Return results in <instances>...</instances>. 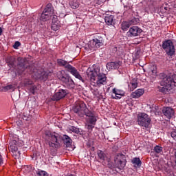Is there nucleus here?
I'll return each mask as SVG.
<instances>
[{
    "label": "nucleus",
    "mask_w": 176,
    "mask_h": 176,
    "mask_svg": "<svg viewBox=\"0 0 176 176\" xmlns=\"http://www.w3.org/2000/svg\"><path fill=\"white\" fill-rule=\"evenodd\" d=\"M16 72L19 75H25V72H28V74H33L34 72L36 79H39L40 80H43V82H46L49 78V72L43 70H38L36 72L34 67L28 66L25 67L24 63H19L18 64Z\"/></svg>",
    "instance_id": "nucleus-1"
},
{
    "label": "nucleus",
    "mask_w": 176,
    "mask_h": 176,
    "mask_svg": "<svg viewBox=\"0 0 176 176\" xmlns=\"http://www.w3.org/2000/svg\"><path fill=\"white\" fill-rule=\"evenodd\" d=\"M45 135L48 137L50 141L48 145L50 148H57L63 140V143L67 148H69L72 145V139L67 135H63V137L58 133H52L50 132H45Z\"/></svg>",
    "instance_id": "nucleus-2"
},
{
    "label": "nucleus",
    "mask_w": 176,
    "mask_h": 176,
    "mask_svg": "<svg viewBox=\"0 0 176 176\" xmlns=\"http://www.w3.org/2000/svg\"><path fill=\"white\" fill-rule=\"evenodd\" d=\"M160 78L162 79L160 82L161 87L159 90L161 93H169L174 87H176V75L173 74L171 76H167L164 73L160 74Z\"/></svg>",
    "instance_id": "nucleus-3"
},
{
    "label": "nucleus",
    "mask_w": 176,
    "mask_h": 176,
    "mask_svg": "<svg viewBox=\"0 0 176 176\" xmlns=\"http://www.w3.org/2000/svg\"><path fill=\"white\" fill-rule=\"evenodd\" d=\"M86 74L87 76V80L96 81V85L98 86L107 85V75L100 72V67H96L94 70L88 69Z\"/></svg>",
    "instance_id": "nucleus-4"
},
{
    "label": "nucleus",
    "mask_w": 176,
    "mask_h": 176,
    "mask_svg": "<svg viewBox=\"0 0 176 176\" xmlns=\"http://www.w3.org/2000/svg\"><path fill=\"white\" fill-rule=\"evenodd\" d=\"M104 45V38L100 34H96L92 40L89 41V49L94 52L97 50L99 47H101Z\"/></svg>",
    "instance_id": "nucleus-5"
},
{
    "label": "nucleus",
    "mask_w": 176,
    "mask_h": 176,
    "mask_svg": "<svg viewBox=\"0 0 176 176\" xmlns=\"http://www.w3.org/2000/svg\"><path fill=\"white\" fill-rule=\"evenodd\" d=\"M58 78L63 83H64L65 86L67 87V89H74L75 87V82L69 77V76L67 74H63V72H59L58 74Z\"/></svg>",
    "instance_id": "nucleus-6"
},
{
    "label": "nucleus",
    "mask_w": 176,
    "mask_h": 176,
    "mask_svg": "<svg viewBox=\"0 0 176 176\" xmlns=\"http://www.w3.org/2000/svg\"><path fill=\"white\" fill-rule=\"evenodd\" d=\"M151 117L145 113H140L138 115V124L142 127H145L148 129L149 124H151Z\"/></svg>",
    "instance_id": "nucleus-7"
},
{
    "label": "nucleus",
    "mask_w": 176,
    "mask_h": 176,
    "mask_svg": "<svg viewBox=\"0 0 176 176\" xmlns=\"http://www.w3.org/2000/svg\"><path fill=\"white\" fill-rule=\"evenodd\" d=\"M114 163L117 168L122 170L126 167L127 163V160L126 159V155L122 153H117L114 157Z\"/></svg>",
    "instance_id": "nucleus-8"
},
{
    "label": "nucleus",
    "mask_w": 176,
    "mask_h": 176,
    "mask_svg": "<svg viewBox=\"0 0 176 176\" xmlns=\"http://www.w3.org/2000/svg\"><path fill=\"white\" fill-rule=\"evenodd\" d=\"M162 48L168 56H172L175 54V47L171 40H166L162 42Z\"/></svg>",
    "instance_id": "nucleus-9"
},
{
    "label": "nucleus",
    "mask_w": 176,
    "mask_h": 176,
    "mask_svg": "<svg viewBox=\"0 0 176 176\" xmlns=\"http://www.w3.org/2000/svg\"><path fill=\"white\" fill-rule=\"evenodd\" d=\"M86 114L89 118L87 120V127L88 130H93L94 129V126H96V123L97 122V118H96V116H94V113L89 109H86L85 111Z\"/></svg>",
    "instance_id": "nucleus-10"
},
{
    "label": "nucleus",
    "mask_w": 176,
    "mask_h": 176,
    "mask_svg": "<svg viewBox=\"0 0 176 176\" xmlns=\"http://www.w3.org/2000/svg\"><path fill=\"white\" fill-rule=\"evenodd\" d=\"M86 109H87L86 104L82 101L77 103L73 107L74 112L76 113L78 116H80V118H83V116L86 115Z\"/></svg>",
    "instance_id": "nucleus-11"
},
{
    "label": "nucleus",
    "mask_w": 176,
    "mask_h": 176,
    "mask_svg": "<svg viewBox=\"0 0 176 176\" xmlns=\"http://www.w3.org/2000/svg\"><path fill=\"white\" fill-rule=\"evenodd\" d=\"M142 32V29L138 26H132L129 28V30L126 32V36L129 38H134V36H140Z\"/></svg>",
    "instance_id": "nucleus-12"
},
{
    "label": "nucleus",
    "mask_w": 176,
    "mask_h": 176,
    "mask_svg": "<svg viewBox=\"0 0 176 176\" xmlns=\"http://www.w3.org/2000/svg\"><path fill=\"white\" fill-rule=\"evenodd\" d=\"M67 94H68V90L63 89H58L53 95L52 100L53 101H60V100H63V98H65Z\"/></svg>",
    "instance_id": "nucleus-13"
},
{
    "label": "nucleus",
    "mask_w": 176,
    "mask_h": 176,
    "mask_svg": "<svg viewBox=\"0 0 176 176\" xmlns=\"http://www.w3.org/2000/svg\"><path fill=\"white\" fill-rule=\"evenodd\" d=\"M67 69L68 72H70L73 76H75L76 79H79V80H81L82 83H85L86 82L83 78H82V76H80V74H79V72H78V69H76L74 67H73L71 65H67Z\"/></svg>",
    "instance_id": "nucleus-14"
},
{
    "label": "nucleus",
    "mask_w": 176,
    "mask_h": 176,
    "mask_svg": "<svg viewBox=\"0 0 176 176\" xmlns=\"http://www.w3.org/2000/svg\"><path fill=\"white\" fill-rule=\"evenodd\" d=\"M112 93L114 95H111V98L113 100H120L122 97H124L125 93L122 89H118L116 88H113L112 90Z\"/></svg>",
    "instance_id": "nucleus-15"
},
{
    "label": "nucleus",
    "mask_w": 176,
    "mask_h": 176,
    "mask_svg": "<svg viewBox=\"0 0 176 176\" xmlns=\"http://www.w3.org/2000/svg\"><path fill=\"white\" fill-rule=\"evenodd\" d=\"M162 113L164 116L167 118V119H171V118L174 116L175 111H174V109L167 107L163 108Z\"/></svg>",
    "instance_id": "nucleus-16"
},
{
    "label": "nucleus",
    "mask_w": 176,
    "mask_h": 176,
    "mask_svg": "<svg viewBox=\"0 0 176 176\" xmlns=\"http://www.w3.org/2000/svg\"><path fill=\"white\" fill-rule=\"evenodd\" d=\"M122 65V62L120 60L116 62H110L107 64V68L109 69H118Z\"/></svg>",
    "instance_id": "nucleus-17"
},
{
    "label": "nucleus",
    "mask_w": 176,
    "mask_h": 176,
    "mask_svg": "<svg viewBox=\"0 0 176 176\" xmlns=\"http://www.w3.org/2000/svg\"><path fill=\"white\" fill-rule=\"evenodd\" d=\"M104 21L107 25H115L116 20L115 19V16L107 15L104 17Z\"/></svg>",
    "instance_id": "nucleus-18"
},
{
    "label": "nucleus",
    "mask_w": 176,
    "mask_h": 176,
    "mask_svg": "<svg viewBox=\"0 0 176 176\" xmlns=\"http://www.w3.org/2000/svg\"><path fill=\"white\" fill-rule=\"evenodd\" d=\"M133 23H134L133 20L122 22L121 24V29L122 30V31H127L129 27H131V25H133Z\"/></svg>",
    "instance_id": "nucleus-19"
},
{
    "label": "nucleus",
    "mask_w": 176,
    "mask_h": 176,
    "mask_svg": "<svg viewBox=\"0 0 176 176\" xmlns=\"http://www.w3.org/2000/svg\"><path fill=\"white\" fill-rule=\"evenodd\" d=\"M145 93L144 89H138L132 94V98H140Z\"/></svg>",
    "instance_id": "nucleus-20"
},
{
    "label": "nucleus",
    "mask_w": 176,
    "mask_h": 176,
    "mask_svg": "<svg viewBox=\"0 0 176 176\" xmlns=\"http://www.w3.org/2000/svg\"><path fill=\"white\" fill-rule=\"evenodd\" d=\"M132 164L134 166V167H141L142 162H141V160H140V157H134L131 160Z\"/></svg>",
    "instance_id": "nucleus-21"
},
{
    "label": "nucleus",
    "mask_w": 176,
    "mask_h": 176,
    "mask_svg": "<svg viewBox=\"0 0 176 176\" xmlns=\"http://www.w3.org/2000/svg\"><path fill=\"white\" fill-rule=\"evenodd\" d=\"M44 13H47V14H50L52 16V13L53 12V6L52 3L47 4L45 8L43 11Z\"/></svg>",
    "instance_id": "nucleus-22"
},
{
    "label": "nucleus",
    "mask_w": 176,
    "mask_h": 176,
    "mask_svg": "<svg viewBox=\"0 0 176 176\" xmlns=\"http://www.w3.org/2000/svg\"><path fill=\"white\" fill-rule=\"evenodd\" d=\"M57 64L59 65V67H65L67 69V65H71L67 60H63V59H58L57 60Z\"/></svg>",
    "instance_id": "nucleus-23"
},
{
    "label": "nucleus",
    "mask_w": 176,
    "mask_h": 176,
    "mask_svg": "<svg viewBox=\"0 0 176 176\" xmlns=\"http://www.w3.org/2000/svg\"><path fill=\"white\" fill-rule=\"evenodd\" d=\"M51 17L52 15H50V14L43 12L40 20H42V21H47V20H49Z\"/></svg>",
    "instance_id": "nucleus-24"
},
{
    "label": "nucleus",
    "mask_w": 176,
    "mask_h": 176,
    "mask_svg": "<svg viewBox=\"0 0 176 176\" xmlns=\"http://www.w3.org/2000/svg\"><path fill=\"white\" fill-rule=\"evenodd\" d=\"M97 153H98V156L100 160H105V159H107V154H105V153H104V151H102L101 150H98Z\"/></svg>",
    "instance_id": "nucleus-25"
},
{
    "label": "nucleus",
    "mask_w": 176,
    "mask_h": 176,
    "mask_svg": "<svg viewBox=\"0 0 176 176\" xmlns=\"http://www.w3.org/2000/svg\"><path fill=\"white\" fill-rule=\"evenodd\" d=\"M69 133H75L76 134H79L80 131L78 128H76L74 126H72L69 128Z\"/></svg>",
    "instance_id": "nucleus-26"
},
{
    "label": "nucleus",
    "mask_w": 176,
    "mask_h": 176,
    "mask_svg": "<svg viewBox=\"0 0 176 176\" xmlns=\"http://www.w3.org/2000/svg\"><path fill=\"white\" fill-rule=\"evenodd\" d=\"M113 51L116 52L118 56H121V54H123V52H124L123 48L119 46L115 47L113 48Z\"/></svg>",
    "instance_id": "nucleus-27"
},
{
    "label": "nucleus",
    "mask_w": 176,
    "mask_h": 176,
    "mask_svg": "<svg viewBox=\"0 0 176 176\" xmlns=\"http://www.w3.org/2000/svg\"><path fill=\"white\" fill-rule=\"evenodd\" d=\"M36 176H49V174L45 170H38L36 172Z\"/></svg>",
    "instance_id": "nucleus-28"
},
{
    "label": "nucleus",
    "mask_w": 176,
    "mask_h": 176,
    "mask_svg": "<svg viewBox=\"0 0 176 176\" xmlns=\"http://www.w3.org/2000/svg\"><path fill=\"white\" fill-rule=\"evenodd\" d=\"M12 145H17V146H23L24 145V142L23 140H12Z\"/></svg>",
    "instance_id": "nucleus-29"
},
{
    "label": "nucleus",
    "mask_w": 176,
    "mask_h": 176,
    "mask_svg": "<svg viewBox=\"0 0 176 176\" xmlns=\"http://www.w3.org/2000/svg\"><path fill=\"white\" fill-rule=\"evenodd\" d=\"M157 72V67H156V65H153L151 67L150 74H152L154 76H156Z\"/></svg>",
    "instance_id": "nucleus-30"
},
{
    "label": "nucleus",
    "mask_w": 176,
    "mask_h": 176,
    "mask_svg": "<svg viewBox=\"0 0 176 176\" xmlns=\"http://www.w3.org/2000/svg\"><path fill=\"white\" fill-rule=\"evenodd\" d=\"M153 151L155 153H162V152H163V147L160 146H155Z\"/></svg>",
    "instance_id": "nucleus-31"
},
{
    "label": "nucleus",
    "mask_w": 176,
    "mask_h": 176,
    "mask_svg": "<svg viewBox=\"0 0 176 176\" xmlns=\"http://www.w3.org/2000/svg\"><path fill=\"white\" fill-rule=\"evenodd\" d=\"M14 85H8L3 87L4 91H8V90H14Z\"/></svg>",
    "instance_id": "nucleus-32"
},
{
    "label": "nucleus",
    "mask_w": 176,
    "mask_h": 176,
    "mask_svg": "<svg viewBox=\"0 0 176 176\" xmlns=\"http://www.w3.org/2000/svg\"><path fill=\"white\" fill-rule=\"evenodd\" d=\"M10 148L12 149V152H17V151H19V146L13 144L12 142H11Z\"/></svg>",
    "instance_id": "nucleus-33"
},
{
    "label": "nucleus",
    "mask_w": 176,
    "mask_h": 176,
    "mask_svg": "<svg viewBox=\"0 0 176 176\" xmlns=\"http://www.w3.org/2000/svg\"><path fill=\"white\" fill-rule=\"evenodd\" d=\"M8 64V65H10V67H14V58H13L12 57L10 58Z\"/></svg>",
    "instance_id": "nucleus-34"
},
{
    "label": "nucleus",
    "mask_w": 176,
    "mask_h": 176,
    "mask_svg": "<svg viewBox=\"0 0 176 176\" xmlns=\"http://www.w3.org/2000/svg\"><path fill=\"white\" fill-rule=\"evenodd\" d=\"M19 46H21V43H20V41H16L12 47L14 49H19Z\"/></svg>",
    "instance_id": "nucleus-35"
},
{
    "label": "nucleus",
    "mask_w": 176,
    "mask_h": 176,
    "mask_svg": "<svg viewBox=\"0 0 176 176\" xmlns=\"http://www.w3.org/2000/svg\"><path fill=\"white\" fill-rule=\"evenodd\" d=\"M30 90L31 93H32V94H35V90H36V86L33 85V86L30 87Z\"/></svg>",
    "instance_id": "nucleus-36"
},
{
    "label": "nucleus",
    "mask_w": 176,
    "mask_h": 176,
    "mask_svg": "<svg viewBox=\"0 0 176 176\" xmlns=\"http://www.w3.org/2000/svg\"><path fill=\"white\" fill-rule=\"evenodd\" d=\"M170 137H172V138L176 141V130L170 133Z\"/></svg>",
    "instance_id": "nucleus-37"
},
{
    "label": "nucleus",
    "mask_w": 176,
    "mask_h": 176,
    "mask_svg": "<svg viewBox=\"0 0 176 176\" xmlns=\"http://www.w3.org/2000/svg\"><path fill=\"white\" fill-rule=\"evenodd\" d=\"M131 86H132V89L133 90H134L135 89H137V87H138V84L137 82H132L131 83Z\"/></svg>",
    "instance_id": "nucleus-38"
},
{
    "label": "nucleus",
    "mask_w": 176,
    "mask_h": 176,
    "mask_svg": "<svg viewBox=\"0 0 176 176\" xmlns=\"http://www.w3.org/2000/svg\"><path fill=\"white\" fill-rule=\"evenodd\" d=\"M52 30H53V31H57V30H58V26H57L56 24H54L52 25Z\"/></svg>",
    "instance_id": "nucleus-39"
},
{
    "label": "nucleus",
    "mask_w": 176,
    "mask_h": 176,
    "mask_svg": "<svg viewBox=\"0 0 176 176\" xmlns=\"http://www.w3.org/2000/svg\"><path fill=\"white\" fill-rule=\"evenodd\" d=\"M52 22L53 23H57V16L54 15V16L52 18Z\"/></svg>",
    "instance_id": "nucleus-40"
},
{
    "label": "nucleus",
    "mask_w": 176,
    "mask_h": 176,
    "mask_svg": "<svg viewBox=\"0 0 176 176\" xmlns=\"http://www.w3.org/2000/svg\"><path fill=\"white\" fill-rule=\"evenodd\" d=\"M3 164V158L2 157V155L0 154V166H2Z\"/></svg>",
    "instance_id": "nucleus-41"
},
{
    "label": "nucleus",
    "mask_w": 176,
    "mask_h": 176,
    "mask_svg": "<svg viewBox=\"0 0 176 176\" xmlns=\"http://www.w3.org/2000/svg\"><path fill=\"white\" fill-rule=\"evenodd\" d=\"M124 10H129V9H130V6H124Z\"/></svg>",
    "instance_id": "nucleus-42"
},
{
    "label": "nucleus",
    "mask_w": 176,
    "mask_h": 176,
    "mask_svg": "<svg viewBox=\"0 0 176 176\" xmlns=\"http://www.w3.org/2000/svg\"><path fill=\"white\" fill-rule=\"evenodd\" d=\"M3 32V30H2V28L0 27V36L2 35V33Z\"/></svg>",
    "instance_id": "nucleus-43"
},
{
    "label": "nucleus",
    "mask_w": 176,
    "mask_h": 176,
    "mask_svg": "<svg viewBox=\"0 0 176 176\" xmlns=\"http://www.w3.org/2000/svg\"><path fill=\"white\" fill-rule=\"evenodd\" d=\"M14 76H17V74H16V72H14Z\"/></svg>",
    "instance_id": "nucleus-44"
},
{
    "label": "nucleus",
    "mask_w": 176,
    "mask_h": 176,
    "mask_svg": "<svg viewBox=\"0 0 176 176\" xmlns=\"http://www.w3.org/2000/svg\"><path fill=\"white\" fill-rule=\"evenodd\" d=\"M175 160H176V151L175 152Z\"/></svg>",
    "instance_id": "nucleus-45"
}]
</instances>
